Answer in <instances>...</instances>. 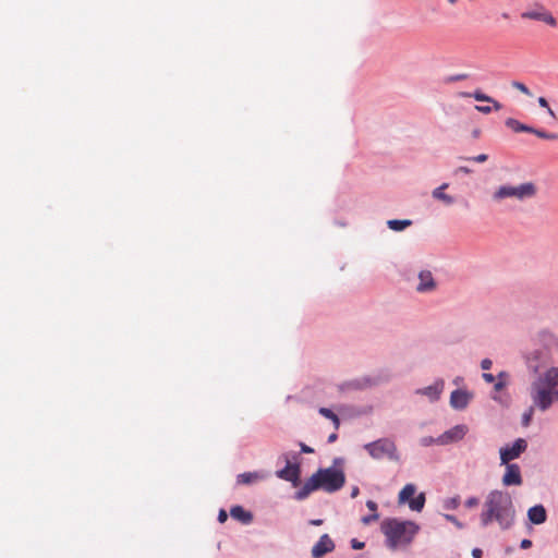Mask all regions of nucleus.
Instances as JSON below:
<instances>
[{
  "mask_svg": "<svg viewBox=\"0 0 558 558\" xmlns=\"http://www.w3.org/2000/svg\"><path fill=\"white\" fill-rule=\"evenodd\" d=\"M514 514L511 496L507 492L495 489L485 499L481 523L483 526H487L496 521L500 529L508 530L514 521Z\"/></svg>",
  "mask_w": 558,
  "mask_h": 558,
  "instance_id": "1",
  "label": "nucleus"
},
{
  "mask_svg": "<svg viewBox=\"0 0 558 558\" xmlns=\"http://www.w3.org/2000/svg\"><path fill=\"white\" fill-rule=\"evenodd\" d=\"M533 408L547 411L558 402V366H550L537 374L530 385Z\"/></svg>",
  "mask_w": 558,
  "mask_h": 558,
  "instance_id": "2",
  "label": "nucleus"
},
{
  "mask_svg": "<svg viewBox=\"0 0 558 558\" xmlns=\"http://www.w3.org/2000/svg\"><path fill=\"white\" fill-rule=\"evenodd\" d=\"M535 341L538 348L532 349L524 354L527 369L534 374L551 362V351H558V336L544 329L537 332Z\"/></svg>",
  "mask_w": 558,
  "mask_h": 558,
  "instance_id": "3",
  "label": "nucleus"
},
{
  "mask_svg": "<svg viewBox=\"0 0 558 558\" xmlns=\"http://www.w3.org/2000/svg\"><path fill=\"white\" fill-rule=\"evenodd\" d=\"M344 483L345 475L342 470L336 468L319 469L304 483L296 493V498L302 500L317 489L333 493L341 489Z\"/></svg>",
  "mask_w": 558,
  "mask_h": 558,
  "instance_id": "4",
  "label": "nucleus"
},
{
  "mask_svg": "<svg viewBox=\"0 0 558 558\" xmlns=\"http://www.w3.org/2000/svg\"><path fill=\"white\" fill-rule=\"evenodd\" d=\"M381 531L387 538L388 546L396 549L398 546L410 544L417 533L418 526L411 521L390 519L381 523Z\"/></svg>",
  "mask_w": 558,
  "mask_h": 558,
  "instance_id": "5",
  "label": "nucleus"
},
{
  "mask_svg": "<svg viewBox=\"0 0 558 558\" xmlns=\"http://www.w3.org/2000/svg\"><path fill=\"white\" fill-rule=\"evenodd\" d=\"M536 186L533 182H524L519 185H500L493 193L492 198L496 203H500L507 198H514L518 201H524L532 198L536 195Z\"/></svg>",
  "mask_w": 558,
  "mask_h": 558,
  "instance_id": "6",
  "label": "nucleus"
},
{
  "mask_svg": "<svg viewBox=\"0 0 558 558\" xmlns=\"http://www.w3.org/2000/svg\"><path fill=\"white\" fill-rule=\"evenodd\" d=\"M368 454L376 460L387 458L391 461L399 462L400 454L393 440L389 438H380L364 446Z\"/></svg>",
  "mask_w": 558,
  "mask_h": 558,
  "instance_id": "7",
  "label": "nucleus"
},
{
  "mask_svg": "<svg viewBox=\"0 0 558 558\" xmlns=\"http://www.w3.org/2000/svg\"><path fill=\"white\" fill-rule=\"evenodd\" d=\"M522 20L542 22L553 28L557 27L558 21L550 10L542 3H534L521 13Z\"/></svg>",
  "mask_w": 558,
  "mask_h": 558,
  "instance_id": "8",
  "label": "nucleus"
},
{
  "mask_svg": "<svg viewBox=\"0 0 558 558\" xmlns=\"http://www.w3.org/2000/svg\"><path fill=\"white\" fill-rule=\"evenodd\" d=\"M527 448V442L523 438H518L511 446L500 448V462L508 464L510 461L519 458Z\"/></svg>",
  "mask_w": 558,
  "mask_h": 558,
  "instance_id": "9",
  "label": "nucleus"
},
{
  "mask_svg": "<svg viewBox=\"0 0 558 558\" xmlns=\"http://www.w3.org/2000/svg\"><path fill=\"white\" fill-rule=\"evenodd\" d=\"M468 432L465 425H456L452 428L446 430L437 438L438 445H448L461 440Z\"/></svg>",
  "mask_w": 558,
  "mask_h": 558,
  "instance_id": "10",
  "label": "nucleus"
},
{
  "mask_svg": "<svg viewBox=\"0 0 558 558\" xmlns=\"http://www.w3.org/2000/svg\"><path fill=\"white\" fill-rule=\"evenodd\" d=\"M506 465V472L502 476V484L505 486H520L522 484L521 470L518 464L508 463Z\"/></svg>",
  "mask_w": 558,
  "mask_h": 558,
  "instance_id": "11",
  "label": "nucleus"
},
{
  "mask_svg": "<svg viewBox=\"0 0 558 558\" xmlns=\"http://www.w3.org/2000/svg\"><path fill=\"white\" fill-rule=\"evenodd\" d=\"M335 549L333 541L328 534H324L319 537L318 542L312 548V556L314 558H322L326 554Z\"/></svg>",
  "mask_w": 558,
  "mask_h": 558,
  "instance_id": "12",
  "label": "nucleus"
},
{
  "mask_svg": "<svg viewBox=\"0 0 558 558\" xmlns=\"http://www.w3.org/2000/svg\"><path fill=\"white\" fill-rule=\"evenodd\" d=\"M276 474L279 478L291 482L296 486L300 480V466L288 462L287 465L282 470L277 471Z\"/></svg>",
  "mask_w": 558,
  "mask_h": 558,
  "instance_id": "13",
  "label": "nucleus"
},
{
  "mask_svg": "<svg viewBox=\"0 0 558 558\" xmlns=\"http://www.w3.org/2000/svg\"><path fill=\"white\" fill-rule=\"evenodd\" d=\"M472 398V395L466 390L457 389L451 392L450 405L456 410L465 409Z\"/></svg>",
  "mask_w": 558,
  "mask_h": 558,
  "instance_id": "14",
  "label": "nucleus"
},
{
  "mask_svg": "<svg viewBox=\"0 0 558 558\" xmlns=\"http://www.w3.org/2000/svg\"><path fill=\"white\" fill-rule=\"evenodd\" d=\"M420 283L416 288L418 292L432 291L435 288V281L430 271L424 270L418 275Z\"/></svg>",
  "mask_w": 558,
  "mask_h": 558,
  "instance_id": "15",
  "label": "nucleus"
},
{
  "mask_svg": "<svg viewBox=\"0 0 558 558\" xmlns=\"http://www.w3.org/2000/svg\"><path fill=\"white\" fill-rule=\"evenodd\" d=\"M527 518L533 524H542L546 521V510L542 505H536L529 509Z\"/></svg>",
  "mask_w": 558,
  "mask_h": 558,
  "instance_id": "16",
  "label": "nucleus"
},
{
  "mask_svg": "<svg viewBox=\"0 0 558 558\" xmlns=\"http://www.w3.org/2000/svg\"><path fill=\"white\" fill-rule=\"evenodd\" d=\"M230 515L244 524H248L253 520L250 511H246L242 506H234L230 509Z\"/></svg>",
  "mask_w": 558,
  "mask_h": 558,
  "instance_id": "17",
  "label": "nucleus"
},
{
  "mask_svg": "<svg viewBox=\"0 0 558 558\" xmlns=\"http://www.w3.org/2000/svg\"><path fill=\"white\" fill-rule=\"evenodd\" d=\"M448 186V183L441 184L433 191L432 195L434 198L444 202L446 205H451L454 203V198L444 192Z\"/></svg>",
  "mask_w": 558,
  "mask_h": 558,
  "instance_id": "18",
  "label": "nucleus"
},
{
  "mask_svg": "<svg viewBox=\"0 0 558 558\" xmlns=\"http://www.w3.org/2000/svg\"><path fill=\"white\" fill-rule=\"evenodd\" d=\"M463 96H465V97H473L477 101L492 102L494 108H495V110H497V111L500 110L501 107H502L500 102H498L497 100H495L490 96H487V95L483 94L480 90H476L473 94L464 93Z\"/></svg>",
  "mask_w": 558,
  "mask_h": 558,
  "instance_id": "19",
  "label": "nucleus"
},
{
  "mask_svg": "<svg viewBox=\"0 0 558 558\" xmlns=\"http://www.w3.org/2000/svg\"><path fill=\"white\" fill-rule=\"evenodd\" d=\"M442 389H444V381H439V383H435L434 385L420 390V392L425 396H428L432 400H437L439 398V395L441 393Z\"/></svg>",
  "mask_w": 558,
  "mask_h": 558,
  "instance_id": "20",
  "label": "nucleus"
},
{
  "mask_svg": "<svg viewBox=\"0 0 558 558\" xmlns=\"http://www.w3.org/2000/svg\"><path fill=\"white\" fill-rule=\"evenodd\" d=\"M505 124H506V126H508L509 129H511L515 133H519V132H527V133H530L532 131V126L523 124V123H521L520 121H518L517 119H513V118H508L505 121Z\"/></svg>",
  "mask_w": 558,
  "mask_h": 558,
  "instance_id": "21",
  "label": "nucleus"
},
{
  "mask_svg": "<svg viewBox=\"0 0 558 558\" xmlns=\"http://www.w3.org/2000/svg\"><path fill=\"white\" fill-rule=\"evenodd\" d=\"M510 375L508 372H500L494 383V390L499 392L505 389L509 384Z\"/></svg>",
  "mask_w": 558,
  "mask_h": 558,
  "instance_id": "22",
  "label": "nucleus"
},
{
  "mask_svg": "<svg viewBox=\"0 0 558 558\" xmlns=\"http://www.w3.org/2000/svg\"><path fill=\"white\" fill-rule=\"evenodd\" d=\"M260 478H262V476L257 472H246V473L239 474L236 477V482H238V484L247 485V484H252Z\"/></svg>",
  "mask_w": 558,
  "mask_h": 558,
  "instance_id": "23",
  "label": "nucleus"
},
{
  "mask_svg": "<svg viewBox=\"0 0 558 558\" xmlns=\"http://www.w3.org/2000/svg\"><path fill=\"white\" fill-rule=\"evenodd\" d=\"M415 486L413 484H407L399 493V502H409L412 499V496L415 494Z\"/></svg>",
  "mask_w": 558,
  "mask_h": 558,
  "instance_id": "24",
  "label": "nucleus"
},
{
  "mask_svg": "<svg viewBox=\"0 0 558 558\" xmlns=\"http://www.w3.org/2000/svg\"><path fill=\"white\" fill-rule=\"evenodd\" d=\"M387 225H388L389 229H391L393 231H402L405 228L410 227L412 225V221L408 220V219H404V220L392 219V220H388Z\"/></svg>",
  "mask_w": 558,
  "mask_h": 558,
  "instance_id": "25",
  "label": "nucleus"
},
{
  "mask_svg": "<svg viewBox=\"0 0 558 558\" xmlns=\"http://www.w3.org/2000/svg\"><path fill=\"white\" fill-rule=\"evenodd\" d=\"M425 505V496L424 494H420L417 497L412 498L409 501V507L413 511H421Z\"/></svg>",
  "mask_w": 558,
  "mask_h": 558,
  "instance_id": "26",
  "label": "nucleus"
},
{
  "mask_svg": "<svg viewBox=\"0 0 558 558\" xmlns=\"http://www.w3.org/2000/svg\"><path fill=\"white\" fill-rule=\"evenodd\" d=\"M530 133H533L536 136L544 138V140H557L558 138V135L555 133H547L545 131L536 130L534 128H532V131Z\"/></svg>",
  "mask_w": 558,
  "mask_h": 558,
  "instance_id": "27",
  "label": "nucleus"
},
{
  "mask_svg": "<svg viewBox=\"0 0 558 558\" xmlns=\"http://www.w3.org/2000/svg\"><path fill=\"white\" fill-rule=\"evenodd\" d=\"M511 86H512L514 89H517V90L521 92L522 94H524V95H526V96H531V95H532V94H531V92H530V89L527 88V86H526L525 84L521 83V82L513 81V82L511 83Z\"/></svg>",
  "mask_w": 558,
  "mask_h": 558,
  "instance_id": "28",
  "label": "nucleus"
},
{
  "mask_svg": "<svg viewBox=\"0 0 558 558\" xmlns=\"http://www.w3.org/2000/svg\"><path fill=\"white\" fill-rule=\"evenodd\" d=\"M459 505H460L459 496L449 498V499L445 500V502H444V507L446 509H457L459 507Z\"/></svg>",
  "mask_w": 558,
  "mask_h": 558,
  "instance_id": "29",
  "label": "nucleus"
},
{
  "mask_svg": "<svg viewBox=\"0 0 558 558\" xmlns=\"http://www.w3.org/2000/svg\"><path fill=\"white\" fill-rule=\"evenodd\" d=\"M537 101L541 107L547 109V112L551 118H556L555 112L551 110V108L548 105V101L544 97H539Z\"/></svg>",
  "mask_w": 558,
  "mask_h": 558,
  "instance_id": "30",
  "label": "nucleus"
},
{
  "mask_svg": "<svg viewBox=\"0 0 558 558\" xmlns=\"http://www.w3.org/2000/svg\"><path fill=\"white\" fill-rule=\"evenodd\" d=\"M420 444L422 446H424V447H428V446H432L434 444H437V438L435 439V438H433L430 436H426V437L421 438Z\"/></svg>",
  "mask_w": 558,
  "mask_h": 558,
  "instance_id": "31",
  "label": "nucleus"
},
{
  "mask_svg": "<svg viewBox=\"0 0 558 558\" xmlns=\"http://www.w3.org/2000/svg\"><path fill=\"white\" fill-rule=\"evenodd\" d=\"M444 518H445L447 521H449V522H451L452 524H454L457 527H459V529H462V527H463L462 523H461V522H460V521H459L454 515H452V514H444Z\"/></svg>",
  "mask_w": 558,
  "mask_h": 558,
  "instance_id": "32",
  "label": "nucleus"
},
{
  "mask_svg": "<svg viewBox=\"0 0 558 558\" xmlns=\"http://www.w3.org/2000/svg\"><path fill=\"white\" fill-rule=\"evenodd\" d=\"M318 412L324 417L329 418V420H332L336 415L330 409H327V408H320Z\"/></svg>",
  "mask_w": 558,
  "mask_h": 558,
  "instance_id": "33",
  "label": "nucleus"
},
{
  "mask_svg": "<svg viewBox=\"0 0 558 558\" xmlns=\"http://www.w3.org/2000/svg\"><path fill=\"white\" fill-rule=\"evenodd\" d=\"M478 499L476 497H470L465 500V507L475 508L478 506Z\"/></svg>",
  "mask_w": 558,
  "mask_h": 558,
  "instance_id": "34",
  "label": "nucleus"
},
{
  "mask_svg": "<svg viewBox=\"0 0 558 558\" xmlns=\"http://www.w3.org/2000/svg\"><path fill=\"white\" fill-rule=\"evenodd\" d=\"M468 160H473L475 162H485L488 159V156L486 154H480L477 156L466 158Z\"/></svg>",
  "mask_w": 558,
  "mask_h": 558,
  "instance_id": "35",
  "label": "nucleus"
},
{
  "mask_svg": "<svg viewBox=\"0 0 558 558\" xmlns=\"http://www.w3.org/2000/svg\"><path fill=\"white\" fill-rule=\"evenodd\" d=\"M377 519H378V514L374 513L372 515L363 517L362 518V522L364 524H369L372 521H376Z\"/></svg>",
  "mask_w": 558,
  "mask_h": 558,
  "instance_id": "36",
  "label": "nucleus"
},
{
  "mask_svg": "<svg viewBox=\"0 0 558 558\" xmlns=\"http://www.w3.org/2000/svg\"><path fill=\"white\" fill-rule=\"evenodd\" d=\"M496 378H497V376H494V375H493V374H490V373H484V374H483V379H484L486 383H488V384H493V383H495Z\"/></svg>",
  "mask_w": 558,
  "mask_h": 558,
  "instance_id": "37",
  "label": "nucleus"
},
{
  "mask_svg": "<svg viewBox=\"0 0 558 558\" xmlns=\"http://www.w3.org/2000/svg\"><path fill=\"white\" fill-rule=\"evenodd\" d=\"M475 109L484 114H488L492 112V107L489 106H475Z\"/></svg>",
  "mask_w": 558,
  "mask_h": 558,
  "instance_id": "38",
  "label": "nucleus"
},
{
  "mask_svg": "<svg viewBox=\"0 0 558 558\" xmlns=\"http://www.w3.org/2000/svg\"><path fill=\"white\" fill-rule=\"evenodd\" d=\"M351 545H352V548H354V549H362L365 546V544L363 542H360V541H357L355 538H353L351 541Z\"/></svg>",
  "mask_w": 558,
  "mask_h": 558,
  "instance_id": "39",
  "label": "nucleus"
},
{
  "mask_svg": "<svg viewBox=\"0 0 558 558\" xmlns=\"http://www.w3.org/2000/svg\"><path fill=\"white\" fill-rule=\"evenodd\" d=\"M227 519H228V514H227L226 510L221 509L218 513V521L220 523H225L227 521Z\"/></svg>",
  "mask_w": 558,
  "mask_h": 558,
  "instance_id": "40",
  "label": "nucleus"
},
{
  "mask_svg": "<svg viewBox=\"0 0 558 558\" xmlns=\"http://www.w3.org/2000/svg\"><path fill=\"white\" fill-rule=\"evenodd\" d=\"M492 361L489 359H484L482 362H481V367L483 369H489L492 367Z\"/></svg>",
  "mask_w": 558,
  "mask_h": 558,
  "instance_id": "41",
  "label": "nucleus"
},
{
  "mask_svg": "<svg viewBox=\"0 0 558 558\" xmlns=\"http://www.w3.org/2000/svg\"><path fill=\"white\" fill-rule=\"evenodd\" d=\"M300 447H301V451L303 453H313L314 452L313 448L308 447L307 445H305L303 442L300 444Z\"/></svg>",
  "mask_w": 558,
  "mask_h": 558,
  "instance_id": "42",
  "label": "nucleus"
},
{
  "mask_svg": "<svg viewBox=\"0 0 558 558\" xmlns=\"http://www.w3.org/2000/svg\"><path fill=\"white\" fill-rule=\"evenodd\" d=\"M533 413V408L530 409V412L523 415V424L529 425L531 416Z\"/></svg>",
  "mask_w": 558,
  "mask_h": 558,
  "instance_id": "43",
  "label": "nucleus"
},
{
  "mask_svg": "<svg viewBox=\"0 0 558 558\" xmlns=\"http://www.w3.org/2000/svg\"><path fill=\"white\" fill-rule=\"evenodd\" d=\"M531 546H532V541H530V539H527V538L523 539V541L521 542V544H520V547H521L522 549H527V548H530Z\"/></svg>",
  "mask_w": 558,
  "mask_h": 558,
  "instance_id": "44",
  "label": "nucleus"
},
{
  "mask_svg": "<svg viewBox=\"0 0 558 558\" xmlns=\"http://www.w3.org/2000/svg\"><path fill=\"white\" fill-rule=\"evenodd\" d=\"M366 506L367 508L371 510V511H374L376 513V510H377V504L373 500H368L366 502Z\"/></svg>",
  "mask_w": 558,
  "mask_h": 558,
  "instance_id": "45",
  "label": "nucleus"
},
{
  "mask_svg": "<svg viewBox=\"0 0 558 558\" xmlns=\"http://www.w3.org/2000/svg\"><path fill=\"white\" fill-rule=\"evenodd\" d=\"M482 555H483V551H482V549H480V548H474V549L472 550V556H473L474 558H481V557H482Z\"/></svg>",
  "mask_w": 558,
  "mask_h": 558,
  "instance_id": "46",
  "label": "nucleus"
},
{
  "mask_svg": "<svg viewBox=\"0 0 558 558\" xmlns=\"http://www.w3.org/2000/svg\"><path fill=\"white\" fill-rule=\"evenodd\" d=\"M333 425H335V428L338 429L339 426H340V420L337 415H335V417L331 420Z\"/></svg>",
  "mask_w": 558,
  "mask_h": 558,
  "instance_id": "47",
  "label": "nucleus"
},
{
  "mask_svg": "<svg viewBox=\"0 0 558 558\" xmlns=\"http://www.w3.org/2000/svg\"><path fill=\"white\" fill-rule=\"evenodd\" d=\"M457 172L471 173V169H469L468 167H459L457 169Z\"/></svg>",
  "mask_w": 558,
  "mask_h": 558,
  "instance_id": "48",
  "label": "nucleus"
},
{
  "mask_svg": "<svg viewBox=\"0 0 558 558\" xmlns=\"http://www.w3.org/2000/svg\"><path fill=\"white\" fill-rule=\"evenodd\" d=\"M338 438L337 434L336 433H332L331 435H329L328 437V442L331 444L333 441H336Z\"/></svg>",
  "mask_w": 558,
  "mask_h": 558,
  "instance_id": "49",
  "label": "nucleus"
},
{
  "mask_svg": "<svg viewBox=\"0 0 558 558\" xmlns=\"http://www.w3.org/2000/svg\"><path fill=\"white\" fill-rule=\"evenodd\" d=\"M359 493H360L359 487H353V489L351 492V497L355 498L359 495Z\"/></svg>",
  "mask_w": 558,
  "mask_h": 558,
  "instance_id": "50",
  "label": "nucleus"
},
{
  "mask_svg": "<svg viewBox=\"0 0 558 558\" xmlns=\"http://www.w3.org/2000/svg\"><path fill=\"white\" fill-rule=\"evenodd\" d=\"M322 523H323V520H319V519L311 521V524H313V525H320Z\"/></svg>",
  "mask_w": 558,
  "mask_h": 558,
  "instance_id": "51",
  "label": "nucleus"
},
{
  "mask_svg": "<svg viewBox=\"0 0 558 558\" xmlns=\"http://www.w3.org/2000/svg\"><path fill=\"white\" fill-rule=\"evenodd\" d=\"M448 2L449 4L454 5L458 2V0H448Z\"/></svg>",
  "mask_w": 558,
  "mask_h": 558,
  "instance_id": "52",
  "label": "nucleus"
},
{
  "mask_svg": "<svg viewBox=\"0 0 558 558\" xmlns=\"http://www.w3.org/2000/svg\"><path fill=\"white\" fill-rule=\"evenodd\" d=\"M464 77H465V75H458V76H456L453 80H462V78H464Z\"/></svg>",
  "mask_w": 558,
  "mask_h": 558,
  "instance_id": "53",
  "label": "nucleus"
},
{
  "mask_svg": "<svg viewBox=\"0 0 558 558\" xmlns=\"http://www.w3.org/2000/svg\"><path fill=\"white\" fill-rule=\"evenodd\" d=\"M501 16H502L504 19H506V20H507V19H509V14H508V13H502V15H501Z\"/></svg>",
  "mask_w": 558,
  "mask_h": 558,
  "instance_id": "54",
  "label": "nucleus"
}]
</instances>
